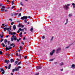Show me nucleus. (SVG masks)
Returning <instances> with one entry per match:
<instances>
[{"label":"nucleus","instance_id":"obj_60","mask_svg":"<svg viewBox=\"0 0 75 75\" xmlns=\"http://www.w3.org/2000/svg\"><path fill=\"white\" fill-rule=\"evenodd\" d=\"M11 16H13V13H11Z\"/></svg>","mask_w":75,"mask_h":75},{"label":"nucleus","instance_id":"obj_51","mask_svg":"<svg viewBox=\"0 0 75 75\" xmlns=\"http://www.w3.org/2000/svg\"><path fill=\"white\" fill-rule=\"evenodd\" d=\"M14 15L15 16H17V13H15Z\"/></svg>","mask_w":75,"mask_h":75},{"label":"nucleus","instance_id":"obj_17","mask_svg":"<svg viewBox=\"0 0 75 75\" xmlns=\"http://www.w3.org/2000/svg\"><path fill=\"white\" fill-rule=\"evenodd\" d=\"M1 45H2V46H3V47H5V45L4 44V43H2L1 44Z\"/></svg>","mask_w":75,"mask_h":75},{"label":"nucleus","instance_id":"obj_38","mask_svg":"<svg viewBox=\"0 0 75 75\" xmlns=\"http://www.w3.org/2000/svg\"><path fill=\"white\" fill-rule=\"evenodd\" d=\"M53 60H54V59H50V61H53Z\"/></svg>","mask_w":75,"mask_h":75},{"label":"nucleus","instance_id":"obj_11","mask_svg":"<svg viewBox=\"0 0 75 75\" xmlns=\"http://www.w3.org/2000/svg\"><path fill=\"white\" fill-rule=\"evenodd\" d=\"M5 62L6 63H7V64H8L10 62V61L9 60H5Z\"/></svg>","mask_w":75,"mask_h":75},{"label":"nucleus","instance_id":"obj_2","mask_svg":"<svg viewBox=\"0 0 75 75\" xmlns=\"http://www.w3.org/2000/svg\"><path fill=\"white\" fill-rule=\"evenodd\" d=\"M27 16H24L23 17H21V18L22 20H23L24 21L25 23H27Z\"/></svg>","mask_w":75,"mask_h":75},{"label":"nucleus","instance_id":"obj_25","mask_svg":"<svg viewBox=\"0 0 75 75\" xmlns=\"http://www.w3.org/2000/svg\"><path fill=\"white\" fill-rule=\"evenodd\" d=\"M18 56L20 58V59H21V54L19 55Z\"/></svg>","mask_w":75,"mask_h":75},{"label":"nucleus","instance_id":"obj_49","mask_svg":"<svg viewBox=\"0 0 75 75\" xmlns=\"http://www.w3.org/2000/svg\"><path fill=\"white\" fill-rule=\"evenodd\" d=\"M21 30H22V29L21 28H20L19 29V30L20 31H21Z\"/></svg>","mask_w":75,"mask_h":75},{"label":"nucleus","instance_id":"obj_56","mask_svg":"<svg viewBox=\"0 0 75 75\" xmlns=\"http://www.w3.org/2000/svg\"><path fill=\"white\" fill-rule=\"evenodd\" d=\"M22 44H23V45H24V42H22Z\"/></svg>","mask_w":75,"mask_h":75},{"label":"nucleus","instance_id":"obj_54","mask_svg":"<svg viewBox=\"0 0 75 75\" xmlns=\"http://www.w3.org/2000/svg\"><path fill=\"white\" fill-rule=\"evenodd\" d=\"M14 24V23L12 22L11 23V25H13Z\"/></svg>","mask_w":75,"mask_h":75},{"label":"nucleus","instance_id":"obj_53","mask_svg":"<svg viewBox=\"0 0 75 75\" xmlns=\"http://www.w3.org/2000/svg\"><path fill=\"white\" fill-rule=\"evenodd\" d=\"M21 51V49L20 50H18V51L19 52H20V51Z\"/></svg>","mask_w":75,"mask_h":75},{"label":"nucleus","instance_id":"obj_18","mask_svg":"<svg viewBox=\"0 0 75 75\" xmlns=\"http://www.w3.org/2000/svg\"><path fill=\"white\" fill-rule=\"evenodd\" d=\"M14 62V60L13 59H11V63H12V62Z\"/></svg>","mask_w":75,"mask_h":75},{"label":"nucleus","instance_id":"obj_45","mask_svg":"<svg viewBox=\"0 0 75 75\" xmlns=\"http://www.w3.org/2000/svg\"><path fill=\"white\" fill-rule=\"evenodd\" d=\"M20 64H21V63L20 62L18 64V65H19Z\"/></svg>","mask_w":75,"mask_h":75},{"label":"nucleus","instance_id":"obj_31","mask_svg":"<svg viewBox=\"0 0 75 75\" xmlns=\"http://www.w3.org/2000/svg\"><path fill=\"white\" fill-rule=\"evenodd\" d=\"M7 26H8L7 25H5L4 27V28L5 27V28H7Z\"/></svg>","mask_w":75,"mask_h":75},{"label":"nucleus","instance_id":"obj_12","mask_svg":"<svg viewBox=\"0 0 75 75\" xmlns=\"http://www.w3.org/2000/svg\"><path fill=\"white\" fill-rule=\"evenodd\" d=\"M13 30H16V25H14L13 26Z\"/></svg>","mask_w":75,"mask_h":75},{"label":"nucleus","instance_id":"obj_27","mask_svg":"<svg viewBox=\"0 0 75 75\" xmlns=\"http://www.w3.org/2000/svg\"><path fill=\"white\" fill-rule=\"evenodd\" d=\"M20 4L21 5V6H23V3L22 2H21L20 3Z\"/></svg>","mask_w":75,"mask_h":75},{"label":"nucleus","instance_id":"obj_55","mask_svg":"<svg viewBox=\"0 0 75 75\" xmlns=\"http://www.w3.org/2000/svg\"><path fill=\"white\" fill-rule=\"evenodd\" d=\"M16 36H14V35H13V36H12V37H13V38L15 37Z\"/></svg>","mask_w":75,"mask_h":75},{"label":"nucleus","instance_id":"obj_32","mask_svg":"<svg viewBox=\"0 0 75 75\" xmlns=\"http://www.w3.org/2000/svg\"><path fill=\"white\" fill-rule=\"evenodd\" d=\"M1 69V72L4 71V69Z\"/></svg>","mask_w":75,"mask_h":75},{"label":"nucleus","instance_id":"obj_9","mask_svg":"<svg viewBox=\"0 0 75 75\" xmlns=\"http://www.w3.org/2000/svg\"><path fill=\"white\" fill-rule=\"evenodd\" d=\"M72 68H73V69H74V68H75V65L74 64H73L71 65V67Z\"/></svg>","mask_w":75,"mask_h":75},{"label":"nucleus","instance_id":"obj_59","mask_svg":"<svg viewBox=\"0 0 75 75\" xmlns=\"http://www.w3.org/2000/svg\"><path fill=\"white\" fill-rule=\"evenodd\" d=\"M21 31H24V29H22Z\"/></svg>","mask_w":75,"mask_h":75},{"label":"nucleus","instance_id":"obj_37","mask_svg":"<svg viewBox=\"0 0 75 75\" xmlns=\"http://www.w3.org/2000/svg\"><path fill=\"white\" fill-rule=\"evenodd\" d=\"M45 38V37L44 36H43L42 37V39H44Z\"/></svg>","mask_w":75,"mask_h":75},{"label":"nucleus","instance_id":"obj_4","mask_svg":"<svg viewBox=\"0 0 75 75\" xmlns=\"http://www.w3.org/2000/svg\"><path fill=\"white\" fill-rule=\"evenodd\" d=\"M11 46H8V47H7V45H6L5 47H6V51H7V50H11L12 47H10Z\"/></svg>","mask_w":75,"mask_h":75},{"label":"nucleus","instance_id":"obj_24","mask_svg":"<svg viewBox=\"0 0 75 75\" xmlns=\"http://www.w3.org/2000/svg\"><path fill=\"white\" fill-rule=\"evenodd\" d=\"M15 70H16V71H19V69H18V68L17 69L16 68L15 69Z\"/></svg>","mask_w":75,"mask_h":75},{"label":"nucleus","instance_id":"obj_58","mask_svg":"<svg viewBox=\"0 0 75 75\" xmlns=\"http://www.w3.org/2000/svg\"><path fill=\"white\" fill-rule=\"evenodd\" d=\"M3 41V39H2L1 41V42H2Z\"/></svg>","mask_w":75,"mask_h":75},{"label":"nucleus","instance_id":"obj_44","mask_svg":"<svg viewBox=\"0 0 75 75\" xmlns=\"http://www.w3.org/2000/svg\"><path fill=\"white\" fill-rule=\"evenodd\" d=\"M39 75V73H37L35 74V75Z\"/></svg>","mask_w":75,"mask_h":75},{"label":"nucleus","instance_id":"obj_39","mask_svg":"<svg viewBox=\"0 0 75 75\" xmlns=\"http://www.w3.org/2000/svg\"><path fill=\"white\" fill-rule=\"evenodd\" d=\"M20 49H23V47H22V46H20Z\"/></svg>","mask_w":75,"mask_h":75},{"label":"nucleus","instance_id":"obj_33","mask_svg":"<svg viewBox=\"0 0 75 75\" xmlns=\"http://www.w3.org/2000/svg\"><path fill=\"white\" fill-rule=\"evenodd\" d=\"M13 40H14V38H11V41H13Z\"/></svg>","mask_w":75,"mask_h":75},{"label":"nucleus","instance_id":"obj_22","mask_svg":"<svg viewBox=\"0 0 75 75\" xmlns=\"http://www.w3.org/2000/svg\"><path fill=\"white\" fill-rule=\"evenodd\" d=\"M13 39L14 41H16V40H17V38H16V36L13 38Z\"/></svg>","mask_w":75,"mask_h":75},{"label":"nucleus","instance_id":"obj_23","mask_svg":"<svg viewBox=\"0 0 75 75\" xmlns=\"http://www.w3.org/2000/svg\"><path fill=\"white\" fill-rule=\"evenodd\" d=\"M64 65V63L63 62L61 63L59 65H60V66H61L62 65Z\"/></svg>","mask_w":75,"mask_h":75},{"label":"nucleus","instance_id":"obj_35","mask_svg":"<svg viewBox=\"0 0 75 75\" xmlns=\"http://www.w3.org/2000/svg\"><path fill=\"white\" fill-rule=\"evenodd\" d=\"M21 16V14L20 13L19 14L18 16V17H20V16Z\"/></svg>","mask_w":75,"mask_h":75},{"label":"nucleus","instance_id":"obj_29","mask_svg":"<svg viewBox=\"0 0 75 75\" xmlns=\"http://www.w3.org/2000/svg\"><path fill=\"white\" fill-rule=\"evenodd\" d=\"M14 0H13L12 2V5H13V4H14Z\"/></svg>","mask_w":75,"mask_h":75},{"label":"nucleus","instance_id":"obj_10","mask_svg":"<svg viewBox=\"0 0 75 75\" xmlns=\"http://www.w3.org/2000/svg\"><path fill=\"white\" fill-rule=\"evenodd\" d=\"M66 22L65 23V25H67V24H68V19H66Z\"/></svg>","mask_w":75,"mask_h":75},{"label":"nucleus","instance_id":"obj_15","mask_svg":"<svg viewBox=\"0 0 75 75\" xmlns=\"http://www.w3.org/2000/svg\"><path fill=\"white\" fill-rule=\"evenodd\" d=\"M9 34H11V35H13V33L10 31L9 32Z\"/></svg>","mask_w":75,"mask_h":75},{"label":"nucleus","instance_id":"obj_57","mask_svg":"<svg viewBox=\"0 0 75 75\" xmlns=\"http://www.w3.org/2000/svg\"><path fill=\"white\" fill-rule=\"evenodd\" d=\"M27 56H26L25 57V59H27Z\"/></svg>","mask_w":75,"mask_h":75},{"label":"nucleus","instance_id":"obj_19","mask_svg":"<svg viewBox=\"0 0 75 75\" xmlns=\"http://www.w3.org/2000/svg\"><path fill=\"white\" fill-rule=\"evenodd\" d=\"M53 38H54V37L52 36L50 39V41H52V40H53Z\"/></svg>","mask_w":75,"mask_h":75},{"label":"nucleus","instance_id":"obj_6","mask_svg":"<svg viewBox=\"0 0 75 75\" xmlns=\"http://www.w3.org/2000/svg\"><path fill=\"white\" fill-rule=\"evenodd\" d=\"M5 8H6V7H5V6H2V8L1 9V12H2L3 11H4V10Z\"/></svg>","mask_w":75,"mask_h":75},{"label":"nucleus","instance_id":"obj_5","mask_svg":"<svg viewBox=\"0 0 75 75\" xmlns=\"http://www.w3.org/2000/svg\"><path fill=\"white\" fill-rule=\"evenodd\" d=\"M18 27H21V28H23L24 27V26L21 23H19L18 25Z\"/></svg>","mask_w":75,"mask_h":75},{"label":"nucleus","instance_id":"obj_14","mask_svg":"<svg viewBox=\"0 0 75 75\" xmlns=\"http://www.w3.org/2000/svg\"><path fill=\"white\" fill-rule=\"evenodd\" d=\"M33 31H34V28H30V31H31V32H33Z\"/></svg>","mask_w":75,"mask_h":75},{"label":"nucleus","instance_id":"obj_43","mask_svg":"<svg viewBox=\"0 0 75 75\" xmlns=\"http://www.w3.org/2000/svg\"><path fill=\"white\" fill-rule=\"evenodd\" d=\"M14 6H13L11 7V8H12V9H13V8H14Z\"/></svg>","mask_w":75,"mask_h":75},{"label":"nucleus","instance_id":"obj_3","mask_svg":"<svg viewBox=\"0 0 75 75\" xmlns=\"http://www.w3.org/2000/svg\"><path fill=\"white\" fill-rule=\"evenodd\" d=\"M70 5H71L70 4H67V5H64L63 8H65V10H68L69 8V6H70Z\"/></svg>","mask_w":75,"mask_h":75},{"label":"nucleus","instance_id":"obj_26","mask_svg":"<svg viewBox=\"0 0 75 75\" xmlns=\"http://www.w3.org/2000/svg\"><path fill=\"white\" fill-rule=\"evenodd\" d=\"M4 42H7V39H5L4 41Z\"/></svg>","mask_w":75,"mask_h":75},{"label":"nucleus","instance_id":"obj_47","mask_svg":"<svg viewBox=\"0 0 75 75\" xmlns=\"http://www.w3.org/2000/svg\"><path fill=\"white\" fill-rule=\"evenodd\" d=\"M10 44V42L9 41L8 42V45H9Z\"/></svg>","mask_w":75,"mask_h":75},{"label":"nucleus","instance_id":"obj_16","mask_svg":"<svg viewBox=\"0 0 75 75\" xmlns=\"http://www.w3.org/2000/svg\"><path fill=\"white\" fill-rule=\"evenodd\" d=\"M69 17H72V13H70L69 15Z\"/></svg>","mask_w":75,"mask_h":75},{"label":"nucleus","instance_id":"obj_28","mask_svg":"<svg viewBox=\"0 0 75 75\" xmlns=\"http://www.w3.org/2000/svg\"><path fill=\"white\" fill-rule=\"evenodd\" d=\"M15 70H16L15 69H13L12 70V72H14V71H15Z\"/></svg>","mask_w":75,"mask_h":75},{"label":"nucleus","instance_id":"obj_34","mask_svg":"<svg viewBox=\"0 0 75 75\" xmlns=\"http://www.w3.org/2000/svg\"><path fill=\"white\" fill-rule=\"evenodd\" d=\"M12 33H13V35H14L15 34H16V33L15 32H13Z\"/></svg>","mask_w":75,"mask_h":75},{"label":"nucleus","instance_id":"obj_8","mask_svg":"<svg viewBox=\"0 0 75 75\" xmlns=\"http://www.w3.org/2000/svg\"><path fill=\"white\" fill-rule=\"evenodd\" d=\"M60 51H61V48H58L57 50L56 53H58V52H59Z\"/></svg>","mask_w":75,"mask_h":75},{"label":"nucleus","instance_id":"obj_61","mask_svg":"<svg viewBox=\"0 0 75 75\" xmlns=\"http://www.w3.org/2000/svg\"><path fill=\"white\" fill-rule=\"evenodd\" d=\"M6 38H8V35H6Z\"/></svg>","mask_w":75,"mask_h":75},{"label":"nucleus","instance_id":"obj_46","mask_svg":"<svg viewBox=\"0 0 75 75\" xmlns=\"http://www.w3.org/2000/svg\"><path fill=\"white\" fill-rule=\"evenodd\" d=\"M19 35H22V32L20 33Z\"/></svg>","mask_w":75,"mask_h":75},{"label":"nucleus","instance_id":"obj_62","mask_svg":"<svg viewBox=\"0 0 75 75\" xmlns=\"http://www.w3.org/2000/svg\"><path fill=\"white\" fill-rule=\"evenodd\" d=\"M9 20H11V21H12V19H10Z\"/></svg>","mask_w":75,"mask_h":75},{"label":"nucleus","instance_id":"obj_50","mask_svg":"<svg viewBox=\"0 0 75 75\" xmlns=\"http://www.w3.org/2000/svg\"><path fill=\"white\" fill-rule=\"evenodd\" d=\"M21 68V67L20 66H18V69H19V68Z\"/></svg>","mask_w":75,"mask_h":75},{"label":"nucleus","instance_id":"obj_40","mask_svg":"<svg viewBox=\"0 0 75 75\" xmlns=\"http://www.w3.org/2000/svg\"><path fill=\"white\" fill-rule=\"evenodd\" d=\"M57 63H58V62H54V64H55V65H57Z\"/></svg>","mask_w":75,"mask_h":75},{"label":"nucleus","instance_id":"obj_64","mask_svg":"<svg viewBox=\"0 0 75 75\" xmlns=\"http://www.w3.org/2000/svg\"><path fill=\"white\" fill-rule=\"evenodd\" d=\"M25 39V37H24L23 40H24Z\"/></svg>","mask_w":75,"mask_h":75},{"label":"nucleus","instance_id":"obj_30","mask_svg":"<svg viewBox=\"0 0 75 75\" xmlns=\"http://www.w3.org/2000/svg\"><path fill=\"white\" fill-rule=\"evenodd\" d=\"M14 44L13 43H12L10 45V46H11L10 47H11V46H13V45H14Z\"/></svg>","mask_w":75,"mask_h":75},{"label":"nucleus","instance_id":"obj_1","mask_svg":"<svg viewBox=\"0 0 75 75\" xmlns=\"http://www.w3.org/2000/svg\"><path fill=\"white\" fill-rule=\"evenodd\" d=\"M1 28H3L4 31H6V30H7L8 31H10V30H11V27H10L9 28H4V27H2L1 26Z\"/></svg>","mask_w":75,"mask_h":75},{"label":"nucleus","instance_id":"obj_13","mask_svg":"<svg viewBox=\"0 0 75 75\" xmlns=\"http://www.w3.org/2000/svg\"><path fill=\"white\" fill-rule=\"evenodd\" d=\"M41 69V66H38L37 68V69Z\"/></svg>","mask_w":75,"mask_h":75},{"label":"nucleus","instance_id":"obj_63","mask_svg":"<svg viewBox=\"0 0 75 75\" xmlns=\"http://www.w3.org/2000/svg\"><path fill=\"white\" fill-rule=\"evenodd\" d=\"M20 33V31H19V30H18V31H17V33Z\"/></svg>","mask_w":75,"mask_h":75},{"label":"nucleus","instance_id":"obj_52","mask_svg":"<svg viewBox=\"0 0 75 75\" xmlns=\"http://www.w3.org/2000/svg\"><path fill=\"white\" fill-rule=\"evenodd\" d=\"M5 67V68L6 69H7L8 67L7 66H6Z\"/></svg>","mask_w":75,"mask_h":75},{"label":"nucleus","instance_id":"obj_41","mask_svg":"<svg viewBox=\"0 0 75 75\" xmlns=\"http://www.w3.org/2000/svg\"><path fill=\"white\" fill-rule=\"evenodd\" d=\"M3 35H2L1 37V39H2L3 38Z\"/></svg>","mask_w":75,"mask_h":75},{"label":"nucleus","instance_id":"obj_42","mask_svg":"<svg viewBox=\"0 0 75 75\" xmlns=\"http://www.w3.org/2000/svg\"><path fill=\"white\" fill-rule=\"evenodd\" d=\"M18 62L17 61H16L15 62V63L16 64H18Z\"/></svg>","mask_w":75,"mask_h":75},{"label":"nucleus","instance_id":"obj_7","mask_svg":"<svg viewBox=\"0 0 75 75\" xmlns=\"http://www.w3.org/2000/svg\"><path fill=\"white\" fill-rule=\"evenodd\" d=\"M55 50H53L50 53V55L52 56L53 55L54 53L55 52Z\"/></svg>","mask_w":75,"mask_h":75},{"label":"nucleus","instance_id":"obj_48","mask_svg":"<svg viewBox=\"0 0 75 75\" xmlns=\"http://www.w3.org/2000/svg\"><path fill=\"white\" fill-rule=\"evenodd\" d=\"M3 54V52H1V51H0V54Z\"/></svg>","mask_w":75,"mask_h":75},{"label":"nucleus","instance_id":"obj_21","mask_svg":"<svg viewBox=\"0 0 75 75\" xmlns=\"http://www.w3.org/2000/svg\"><path fill=\"white\" fill-rule=\"evenodd\" d=\"M10 68H11V64H9L8 66V69H10Z\"/></svg>","mask_w":75,"mask_h":75},{"label":"nucleus","instance_id":"obj_36","mask_svg":"<svg viewBox=\"0 0 75 75\" xmlns=\"http://www.w3.org/2000/svg\"><path fill=\"white\" fill-rule=\"evenodd\" d=\"M4 72H5V71H4L3 72H2V75H3V74H4Z\"/></svg>","mask_w":75,"mask_h":75},{"label":"nucleus","instance_id":"obj_20","mask_svg":"<svg viewBox=\"0 0 75 75\" xmlns=\"http://www.w3.org/2000/svg\"><path fill=\"white\" fill-rule=\"evenodd\" d=\"M72 6H74L73 7V8H75V4H74V3H73L72 4Z\"/></svg>","mask_w":75,"mask_h":75}]
</instances>
